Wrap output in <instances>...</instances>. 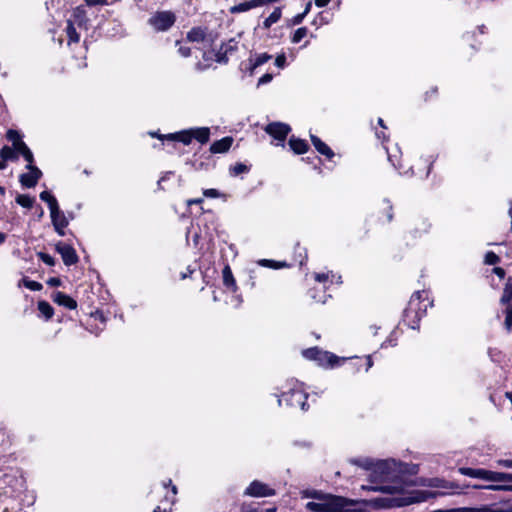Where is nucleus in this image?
Listing matches in <instances>:
<instances>
[{
    "label": "nucleus",
    "instance_id": "1",
    "mask_svg": "<svg viewBox=\"0 0 512 512\" xmlns=\"http://www.w3.org/2000/svg\"><path fill=\"white\" fill-rule=\"evenodd\" d=\"M356 504L354 500L327 493L317 501L307 502L305 508L309 512H362L355 508Z\"/></svg>",
    "mask_w": 512,
    "mask_h": 512
},
{
    "label": "nucleus",
    "instance_id": "2",
    "mask_svg": "<svg viewBox=\"0 0 512 512\" xmlns=\"http://www.w3.org/2000/svg\"><path fill=\"white\" fill-rule=\"evenodd\" d=\"M432 305L425 291H416L411 296L403 312V322L411 329L419 328V321L425 316L427 308Z\"/></svg>",
    "mask_w": 512,
    "mask_h": 512
},
{
    "label": "nucleus",
    "instance_id": "3",
    "mask_svg": "<svg viewBox=\"0 0 512 512\" xmlns=\"http://www.w3.org/2000/svg\"><path fill=\"white\" fill-rule=\"evenodd\" d=\"M438 495H442L438 492H432L427 490H418L414 489L407 492H400L398 495L386 499V506L389 507H402L407 506L414 503H421L429 500L430 498H435Z\"/></svg>",
    "mask_w": 512,
    "mask_h": 512
},
{
    "label": "nucleus",
    "instance_id": "4",
    "mask_svg": "<svg viewBox=\"0 0 512 512\" xmlns=\"http://www.w3.org/2000/svg\"><path fill=\"white\" fill-rule=\"evenodd\" d=\"M352 463L363 467L366 470H372V475H375L382 480L390 479L392 471L396 470L398 465L395 460H380L374 463L370 459H357L352 460Z\"/></svg>",
    "mask_w": 512,
    "mask_h": 512
},
{
    "label": "nucleus",
    "instance_id": "5",
    "mask_svg": "<svg viewBox=\"0 0 512 512\" xmlns=\"http://www.w3.org/2000/svg\"><path fill=\"white\" fill-rule=\"evenodd\" d=\"M459 472L462 475L482 479L489 482H509L512 481L511 473L504 472H495L482 468H470V467H462L459 469Z\"/></svg>",
    "mask_w": 512,
    "mask_h": 512
},
{
    "label": "nucleus",
    "instance_id": "6",
    "mask_svg": "<svg viewBox=\"0 0 512 512\" xmlns=\"http://www.w3.org/2000/svg\"><path fill=\"white\" fill-rule=\"evenodd\" d=\"M176 22V15L170 11H157L149 19L148 24L157 32L169 30Z\"/></svg>",
    "mask_w": 512,
    "mask_h": 512
},
{
    "label": "nucleus",
    "instance_id": "7",
    "mask_svg": "<svg viewBox=\"0 0 512 512\" xmlns=\"http://www.w3.org/2000/svg\"><path fill=\"white\" fill-rule=\"evenodd\" d=\"M307 398L308 395L304 391H302L301 389L293 388L290 389L288 392H283L281 394V396L278 399V404L279 406H281L282 403L285 402L287 406H299L303 411H307Z\"/></svg>",
    "mask_w": 512,
    "mask_h": 512
},
{
    "label": "nucleus",
    "instance_id": "8",
    "mask_svg": "<svg viewBox=\"0 0 512 512\" xmlns=\"http://www.w3.org/2000/svg\"><path fill=\"white\" fill-rule=\"evenodd\" d=\"M303 356L307 359L317 361L320 365L333 367L337 357L327 351H322L318 347L309 348L303 351Z\"/></svg>",
    "mask_w": 512,
    "mask_h": 512
},
{
    "label": "nucleus",
    "instance_id": "9",
    "mask_svg": "<svg viewBox=\"0 0 512 512\" xmlns=\"http://www.w3.org/2000/svg\"><path fill=\"white\" fill-rule=\"evenodd\" d=\"M264 131L275 140L279 141L277 145L284 146L285 139L291 131V128L288 124L282 122H272L266 125Z\"/></svg>",
    "mask_w": 512,
    "mask_h": 512
},
{
    "label": "nucleus",
    "instance_id": "10",
    "mask_svg": "<svg viewBox=\"0 0 512 512\" xmlns=\"http://www.w3.org/2000/svg\"><path fill=\"white\" fill-rule=\"evenodd\" d=\"M244 495L250 497H269L275 495V490L263 482L254 480L245 489Z\"/></svg>",
    "mask_w": 512,
    "mask_h": 512
},
{
    "label": "nucleus",
    "instance_id": "11",
    "mask_svg": "<svg viewBox=\"0 0 512 512\" xmlns=\"http://www.w3.org/2000/svg\"><path fill=\"white\" fill-rule=\"evenodd\" d=\"M26 169L29 170L27 173H23L19 177V182L25 188H33L37 185L38 181L42 177V171L35 165H26Z\"/></svg>",
    "mask_w": 512,
    "mask_h": 512
},
{
    "label": "nucleus",
    "instance_id": "12",
    "mask_svg": "<svg viewBox=\"0 0 512 512\" xmlns=\"http://www.w3.org/2000/svg\"><path fill=\"white\" fill-rule=\"evenodd\" d=\"M56 251L61 255L65 265L71 266L78 262V256L75 249L66 243L59 242L56 245Z\"/></svg>",
    "mask_w": 512,
    "mask_h": 512
},
{
    "label": "nucleus",
    "instance_id": "13",
    "mask_svg": "<svg viewBox=\"0 0 512 512\" xmlns=\"http://www.w3.org/2000/svg\"><path fill=\"white\" fill-rule=\"evenodd\" d=\"M67 21L77 25L80 28H82V27L87 28L86 26H87L88 18H87V12H86L85 7L83 5H80V6H77L76 8H74L70 18Z\"/></svg>",
    "mask_w": 512,
    "mask_h": 512
},
{
    "label": "nucleus",
    "instance_id": "14",
    "mask_svg": "<svg viewBox=\"0 0 512 512\" xmlns=\"http://www.w3.org/2000/svg\"><path fill=\"white\" fill-rule=\"evenodd\" d=\"M52 299L55 303L67 309L74 310L77 308V302L72 297L61 291L54 292Z\"/></svg>",
    "mask_w": 512,
    "mask_h": 512
},
{
    "label": "nucleus",
    "instance_id": "15",
    "mask_svg": "<svg viewBox=\"0 0 512 512\" xmlns=\"http://www.w3.org/2000/svg\"><path fill=\"white\" fill-rule=\"evenodd\" d=\"M233 143V138L230 136L224 137L220 140L213 142L210 146V152L213 154L227 152Z\"/></svg>",
    "mask_w": 512,
    "mask_h": 512
},
{
    "label": "nucleus",
    "instance_id": "16",
    "mask_svg": "<svg viewBox=\"0 0 512 512\" xmlns=\"http://www.w3.org/2000/svg\"><path fill=\"white\" fill-rule=\"evenodd\" d=\"M311 142L318 153L324 155L327 159H331L334 156L332 149L324 143L319 137L311 135Z\"/></svg>",
    "mask_w": 512,
    "mask_h": 512
},
{
    "label": "nucleus",
    "instance_id": "17",
    "mask_svg": "<svg viewBox=\"0 0 512 512\" xmlns=\"http://www.w3.org/2000/svg\"><path fill=\"white\" fill-rule=\"evenodd\" d=\"M267 3V0H249L239 3L231 8L232 13L246 12L250 9L262 6Z\"/></svg>",
    "mask_w": 512,
    "mask_h": 512
},
{
    "label": "nucleus",
    "instance_id": "18",
    "mask_svg": "<svg viewBox=\"0 0 512 512\" xmlns=\"http://www.w3.org/2000/svg\"><path fill=\"white\" fill-rule=\"evenodd\" d=\"M271 59H272V55H270L268 53L256 54L254 57L250 56L249 67L247 69L249 70L250 74H253L254 70L257 67L262 66L263 64L267 63Z\"/></svg>",
    "mask_w": 512,
    "mask_h": 512
},
{
    "label": "nucleus",
    "instance_id": "19",
    "mask_svg": "<svg viewBox=\"0 0 512 512\" xmlns=\"http://www.w3.org/2000/svg\"><path fill=\"white\" fill-rule=\"evenodd\" d=\"M51 220L54 228H66L69 224L64 213L59 209V205L54 210H50Z\"/></svg>",
    "mask_w": 512,
    "mask_h": 512
},
{
    "label": "nucleus",
    "instance_id": "20",
    "mask_svg": "<svg viewBox=\"0 0 512 512\" xmlns=\"http://www.w3.org/2000/svg\"><path fill=\"white\" fill-rule=\"evenodd\" d=\"M207 37V29L203 27H193L188 33H187V40L189 42H204Z\"/></svg>",
    "mask_w": 512,
    "mask_h": 512
},
{
    "label": "nucleus",
    "instance_id": "21",
    "mask_svg": "<svg viewBox=\"0 0 512 512\" xmlns=\"http://www.w3.org/2000/svg\"><path fill=\"white\" fill-rule=\"evenodd\" d=\"M166 137L168 138V140L178 141L183 143L184 145H189L193 140L191 129L167 134Z\"/></svg>",
    "mask_w": 512,
    "mask_h": 512
},
{
    "label": "nucleus",
    "instance_id": "22",
    "mask_svg": "<svg viewBox=\"0 0 512 512\" xmlns=\"http://www.w3.org/2000/svg\"><path fill=\"white\" fill-rule=\"evenodd\" d=\"M288 144H289L291 150L295 154H298V155L304 154L308 150L307 142L305 140H302V139H299V138H295L294 136H292L289 139Z\"/></svg>",
    "mask_w": 512,
    "mask_h": 512
},
{
    "label": "nucleus",
    "instance_id": "23",
    "mask_svg": "<svg viewBox=\"0 0 512 512\" xmlns=\"http://www.w3.org/2000/svg\"><path fill=\"white\" fill-rule=\"evenodd\" d=\"M193 139L201 144H205L210 138V129L208 127L191 128Z\"/></svg>",
    "mask_w": 512,
    "mask_h": 512
},
{
    "label": "nucleus",
    "instance_id": "24",
    "mask_svg": "<svg viewBox=\"0 0 512 512\" xmlns=\"http://www.w3.org/2000/svg\"><path fill=\"white\" fill-rule=\"evenodd\" d=\"M512 277H508L505 283L500 303L506 307L512 306Z\"/></svg>",
    "mask_w": 512,
    "mask_h": 512
},
{
    "label": "nucleus",
    "instance_id": "25",
    "mask_svg": "<svg viewBox=\"0 0 512 512\" xmlns=\"http://www.w3.org/2000/svg\"><path fill=\"white\" fill-rule=\"evenodd\" d=\"M222 275L225 287L230 289L232 292H235L237 290V285L229 266L224 267Z\"/></svg>",
    "mask_w": 512,
    "mask_h": 512
},
{
    "label": "nucleus",
    "instance_id": "26",
    "mask_svg": "<svg viewBox=\"0 0 512 512\" xmlns=\"http://www.w3.org/2000/svg\"><path fill=\"white\" fill-rule=\"evenodd\" d=\"M15 150L17 153H20L23 158L27 161V165H32L34 162V156L29 147L25 144V142L16 143Z\"/></svg>",
    "mask_w": 512,
    "mask_h": 512
},
{
    "label": "nucleus",
    "instance_id": "27",
    "mask_svg": "<svg viewBox=\"0 0 512 512\" xmlns=\"http://www.w3.org/2000/svg\"><path fill=\"white\" fill-rule=\"evenodd\" d=\"M38 310L40 314L45 318V320H49L54 315L53 307L45 300H41L37 304Z\"/></svg>",
    "mask_w": 512,
    "mask_h": 512
},
{
    "label": "nucleus",
    "instance_id": "28",
    "mask_svg": "<svg viewBox=\"0 0 512 512\" xmlns=\"http://www.w3.org/2000/svg\"><path fill=\"white\" fill-rule=\"evenodd\" d=\"M0 157L4 163H5V161H8V160L15 161L18 159L17 151L14 149V147L11 148L7 145H5L1 148Z\"/></svg>",
    "mask_w": 512,
    "mask_h": 512
},
{
    "label": "nucleus",
    "instance_id": "29",
    "mask_svg": "<svg viewBox=\"0 0 512 512\" xmlns=\"http://www.w3.org/2000/svg\"><path fill=\"white\" fill-rule=\"evenodd\" d=\"M65 31H66V34L68 36V43L69 44L77 43L79 41L80 36L77 33V31H76L75 24L67 21V26H66Z\"/></svg>",
    "mask_w": 512,
    "mask_h": 512
},
{
    "label": "nucleus",
    "instance_id": "30",
    "mask_svg": "<svg viewBox=\"0 0 512 512\" xmlns=\"http://www.w3.org/2000/svg\"><path fill=\"white\" fill-rule=\"evenodd\" d=\"M40 199L48 204L50 210H55L58 206L57 199L49 191H42Z\"/></svg>",
    "mask_w": 512,
    "mask_h": 512
},
{
    "label": "nucleus",
    "instance_id": "31",
    "mask_svg": "<svg viewBox=\"0 0 512 512\" xmlns=\"http://www.w3.org/2000/svg\"><path fill=\"white\" fill-rule=\"evenodd\" d=\"M281 18V9L275 8L274 11L265 19L263 25L265 28H270L273 24L278 22Z\"/></svg>",
    "mask_w": 512,
    "mask_h": 512
},
{
    "label": "nucleus",
    "instance_id": "32",
    "mask_svg": "<svg viewBox=\"0 0 512 512\" xmlns=\"http://www.w3.org/2000/svg\"><path fill=\"white\" fill-rule=\"evenodd\" d=\"M34 202H35V198H33L29 195L19 194L16 197V203L24 208H28V209L32 208Z\"/></svg>",
    "mask_w": 512,
    "mask_h": 512
},
{
    "label": "nucleus",
    "instance_id": "33",
    "mask_svg": "<svg viewBox=\"0 0 512 512\" xmlns=\"http://www.w3.org/2000/svg\"><path fill=\"white\" fill-rule=\"evenodd\" d=\"M247 172H249V167L243 163H236L230 167V175L234 177Z\"/></svg>",
    "mask_w": 512,
    "mask_h": 512
},
{
    "label": "nucleus",
    "instance_id": "34",
    "mask_svg": "<svg viewBox=\"0 0 512 512\" xmlns=\"http://www.w3.org/2000/svg\"><path fill=\"white\" fill-rule=\"evenodd\" d=\"M21 283L31 291H40L43 288L41 283L34 280H30L27 277L22 278Z\"/></svg>",
    "mask_w": 512,
    "mask_h": 512
},
{
    "label": "nucleus",
    "instance_id": "35",
    "mask_svg": "<svg viewBox=\"0 0 512 512\" xmlns=\"http://www.w3.org/2000/svg\"><path fill=\"white\" fill-rule=\"evenodd\" d=\"M505 315L504 326L508 333L512 330V306H508L503 311Z\"/></svg>",
    "mask_w": 512,
    "mask_h": 512
},
{
    "label": "nucleus",
    "instance_id": "36",
    "mask_svg": "<svg viewBox=\"0 0 512 512\" xmlns=\"http://www.w3.org/2000/svg\"><path fill=\"white\" fill-rule=\"evenodd\" d=\"M307 33L308 29L306 27L298 28L291 38L292 43H299L304 37L307 36Z\"/></svg>",
    "mask_w": 512,
    "mask_h": 512
},
{
    "label": "nucleus",
    "instance_id": "37",
    "mask_svg": "<svg viewBox=\"0 0 512 512\" xmlns=\"http://www.w3.org/2000/svg\"><path fill=\"white\" fill-rule=\"evenodd\" d=\"M327 493H324L320 490H305L303 491V498H312L315 501L321 499Z\"/></svg>",
    "mask_w": 512,
    "mask_h": 512
},
{
    "label": "nucleus",
    "instance_id": "38",
    "mask_svg": "<svg viewBox=\"0 0 512 512\" xmlns=\"http://www.w3.org/2000/svg\"><path fill=\"white\" fill-rule=\"evenodd\" d=\"M484 262L487 265H496L500 262V257L493 251H488L485 254Z\"/></svg>",
    "mask_w": 512,
    "mask_h": 512
},
{
    "label": "nucleus",
    "instance_id": "39",
    "mask_svg": "<svg viewBox=\"0 0 512 512\" xmlns=\"http://www.w3.org/2000/svg\"><path fill=\"white\" fill-rule=\"evenodd\" d=\"M6 136H7V139H8V140H10V141H12V142H13V147H14V149L16 148V143H21V142H23V141L21 140V136H20V134H19L16 130H12V129L8 130V132H7V135H6Z\"/></svg>",
    "mask_w": 512,
    "mask_h": 512
},
{
    "label": "nucleus",
    "instance_id": "40",
    "mask_svg": "<svg viewBox=\"0 0 512 512\" xmlns=\"http://www.w3.org/2000/svg\"><path fill=\"white\" fill-rule=\"evenodd\" d=\"M475 488H484L494 491H512V485H486V486H474Z\"/></svg>",
    "mask_w": 512,
    "mask_h": 512
},
{
    "label": "nucleus",
    "instance_id": "41",
    "mask_svg": "<svg viewBox=\"0 0 512 512\" xmlns=\"http://www.w3.org/2000/svg\"><path fill=\"white\" fill-rule=\"evenodd\" d=\"M222 50L226 52V54H232L237 50V42L234 39L229 40L227 43L221 45Z\"/></svg>",
    "mask_w": 512,
    "mask_h": 512
},
{
    "label": "nucleus",
    "instance_id": "42",
    "mask_svg": "<svg viewBox=\"0 0 512 512\" xmlns=\"http://www.w3.org/2000/svg\"><path fill=\"white\" fill-rule=\"evenodd\" d=\"M176 46H179L178 53L181 57L187 58L191 56V48L189 46L182 45L181 41H176Z\"/></svg>",
    "mask_w": 512,
    "mask_h": 512
},
{
    "label": "nucleus",
    "instance_id": "43",
    "mask_svg": "<svg viewBox=\"0 0 512 512\" xmlns=\"http://www.w3.org/2000/svg\"><path fill=\"white\" fill-rule=\"evenodd\" d=\"M37 256H38V258H39L42 262H44L46 265H48V266H54V264H55V260H54V258H53L51 255H49V254H47V253H45V252H38V253H37Z\"/></svg>",
    "mask_w": 512,
    "mask_h": 512
},
{
    "label": "nucleus",
    "instance_id": "44",
    "mask_svg": "<svg viewBox=\"0 0 512 512\" xmlns=\"http://www.w3.org/2000/svg\"><path fill=\"white\" fill-rule=\"evenodd\" d=\"M383 204L385 205L384 210L386 211L387 221L391 222L393 220V206L388 199H384Z\"/></svg>",
    "mask_w": 512,
    "mask_h": 512
},
{
    "label": "nucleus",
    "instance_id": "45",
    "mask_svg": "<svg viewBox=\"0 0 512 512\" xmlns=\"http://www.w3.org/2000/svg\"><path fill=\"white\" fill-rule=\"evenodd\" d=\"M216 61L218 63H227L228 62V54H226L225 51L222 50V46L220 47V49L217 51L216 53Z\"/></svg>",
    "mask_w": 512,
    "mask_h": 512
},
{
    "label": "nucleus",
    "instance_id": "46",
    "mask_svg": "<svg viewBox=\"0 0 512 512\" xmlns=\"http://www.w3.org/2000/svg\"><path fill=\"white\" fill-rule=\"evenodd\" d=\"M275 65L278 67V68H281L283 69L286 65V56L284 53L278 55L275 59Z\"/></svg>",
    "mask_w": 512,
    "mask_h": 512
},
{
    "label": "nucleus",
    "instance_id": "47",
    "mask_svg": "<svg viewBox=\"0 0 512 512\" xmlns=\"http://www.w3.org/2000/svg\"><path fill=\"white\" fill-rule=\"evenodd\" d=\"M330 274H332V272H327V273H315L314 274V278L317 282H326L329 277H330Z\"/></svg>",
    "mask_w": 512,
    "mask_h": 512
},
{
    "label": "nucleus",
    "instance_id": "48",
    "mask_svg": "<svg viewBox=\"0 0 512 512\" xmlns=\"http://www.w3.org/2000/svg\"><path fill=\"white\" fill-rule=\"evenodd\" d=\"M297 248L300 250L299 251V258H300L299 264L302 266L307 260V252H306V249L301 248L299 244L297 245Z\"/></svg>",
    "mask_w": 512,
    "mask_h": 512
},
{
    "label": "nucleus",
    "instance_id": "49",
    "mask_svg": "<svg viewBox=\"0 0 512 512\" xmlns=\"http://www.w3.org/2000/svg\"><path fill=\"white\" fill-rule=\"evenodd\" d=\"M273 76L270 73L264 74L262 77L258 80V85H264L269 83L272 80Z\"/></svg>",
    "mask_w": 512,
    "mask_h": 512
},
{
    "label": "nucleus",
    "instance_id": "50",
    "mask_svg": "<svg viewBox=\"0 0 512 512\" xmlns=\"http://www.w3.org/2000/svg\"><path fill=\"white\" fill-rule=\"evenodd\" d=\"M304 18H305V13H299L292 18V24L298 25V24L302 23Z\"/></svg>",
    "mask_w": 512,
    "mask_h": 512
},
{
    "label": "nucleus",
    "instance_id": "51",
    "mask_svg": "<svg viewBox=\"0 0 512 512\" xmlns=\"http://www.w3.org/2000/svg\"><path fill=\"white\" fill-rule=\"evenodd\" d=\"M47 284L51 287H58L61 285V280L57 277H52L47 280Z\"/></svg>",
    "mask_w": 512,
    "mask_h": 512
},
{
    "label": "nucleus",
    "instance_id": "52",
    "mask_svg": "<svg viewBox=\"0 0 512 512\" xmlns=\"http://www.w3.org/2000/svg\"><path fill=\"white\" fill-rule=\"evenodd\" d=\"M204 195H205L206 197L216 198V197H218V196H219V192H218V190H216V189H206V190L204 191Z\"/></svg>",
    "mask_w": 512,
    "mask_h": 512
},
{
    "label": "nucleus",
    "instance_id": "53",
    "mask_svg": "<svg viewBox=\"0 0 512 512\" xmlns=\"http://www.w3.org/2000/svg\"><path fill=\"white\" fill-rule=\"evenodd\" d=\"M85 2L88 6H97L106 4L107 0H85Z\"/></svg>",
    "mask_w": 512,
    "mask_h": 512
},
{
    "label": "nucleus",
    "instance_id": "54",
    "mask_svg": "<svg viewBox=\"0 0 512 512\" xmlns=\"http://www.w3.org/2000/svg\"><path fill=\"white\" fill-rule=\"evenodd\" d=\"M493 273H495L500 279H503L505 277V270L501 267H494Z\"/></svg>",
    "mask_w": 512,
    "mask_h": 512
},
{
    "label": "nucleus",
    "instance_id": "55",
    "mask_svg": "<svg viewBox=\"0 0 512 512\" xmlns=\"http://www.w3.org/2000/svg\"><path fill=\"white\" fill-rule=\"evenodd\" d=\"M395 487H391V486H382V487H377V488H373V490L375 491H387L389 493H392L394 494L395 493Z\"/></svg>",
    "mask_w": 512,
    "mask_h": 512
},
{
    "label": "nucleus",
    "instance_id": "56",
    "mask_svg": "<svg viewBox=\"0 0 512 512\" xmlns=\"http://www.w3.org/2000/svg\"><path fill=\"white\" fill-rule=\"evenodd\" d=\"M498 464L506 467V468H512V460L511 459H501L498 461Z\"/></svg>",
    "mask_w": 512,
    "mask_h": 512
},
{
    "label": "nucleus",
    "instance_id": "57",
    "mask_svg": "<svg viewBox=\"0 0 512 512\" xmlns=\"http://www.w3.org/2000/svg\"><path fill=\"white\" fill-rule=\"evenodd\" d=\"M430 223H428L427 221H423L422 222V227L421 229L419 228H416L415 232L417 233L418 231H421V232H428L429 228H430Z\"/></svg>",
    "mask_w": 512,
    "mask_h": 512
},
{
    "label": "nucleus",
    "instance_id": "58",
    "mask_svg": "<svg viewBox=\"0 0 512 512\" xmlns=\"http://www.w3.org/2000/svg\"><path fill=\"white\" fill-rule=\"evenodd\" d=\"M323 23H327V21L324 20V17L322 15V13H320L313 21V24L314 25H322Z\"/></svg>",
    "mask_w": 512,
    "mask_h": 512
},
{
    "label": "nucleus",
    "instance_id": "59",
    "mask_svg": "<svg viewBox=\"0 0 512 512\" xmlns=\"http://www.w3.org/2000/svg\"><path fill=\"white\" fill-rule=\"evenodd\" d=\"M441 482H442V481H441V480H439V479H432V480H430V482H429V486H433V487H445L444 485H441V484H440Z\"/></svg>",
    "mask_w": 512,
    "mask_h": 512
},
{
    "label": "nucleus",
    "instance_id": "60",
    "mask_svg": "<svg viewBox=\"0 0 512 512\" xmlns=\"http://www.w3.org/2000/svg\"><path fill=\"white\" fill-rule=\"evenodd\" d=\"M331 0H315V5L318 7H325Z\"/></svg>",
    "mask_w": 512,
    "mask_h": 512
},
{
    "label": "nucleus",
    "instance_id": "61",
    "mask_svg": "<svg viewBox=\"0 0 512 512\" xmlns=\"http://www.w3.org/2000/svg\"><path fill=\"white\" fill-rule=\"evenodd\" d=\"M260 263L263 266L276 267L275 265H273L274 262L272 260L264 259V260H261Z\"/></svg>",
    "mask_w": 512,
    "mask_h": 512
},
{
    "label": "nucleus",
    "instance_id": "62",
    "mask_svg": "<svg viewBox=\"0 0 512 512\" xmlns=\"http://www.w3.org/2000/svg\"><path fill=\"white\" fill-rule=\"evenodd\" d=\"M150 135H151L152 137H157V138H159L160 140H168V138L166 137L167 135H160V134H158V133H156V132H150Z\"/></svg>",
    "mask_w": 512,
    "mask_h": 512
},
{
    "label": "nucleus",
    "instance_id": "63",
    "mask_svg": "<svg viewBox=\"0 0 512 512\" xmlns=\"http://www.w3.org/2000/svg\"><path fill=\"white\" fill-rule=\"evenodd\" d=\"M202 199L201 198H197V199H191V200H188L187 204L188 205H192V204H200L202 203Z\"/></svg>",
    "mask_w": 512,
    "mask_h": 512
},
{
    "label": "nucleus",
    "instance_id": "64",
    "mask_svg": "<svg viewBox=\"0 0 512 512\" xmlns=\"http://www.w3.org/2000/svg\"><path fill=\"white\" fill-rule=\"evenodd\" d=\"M508 214L511 218V232H512V201L510 202V208H509Z\"/></svg>",
    "mask_w": 512,
    "mask_h": 512
}]
</instances>
